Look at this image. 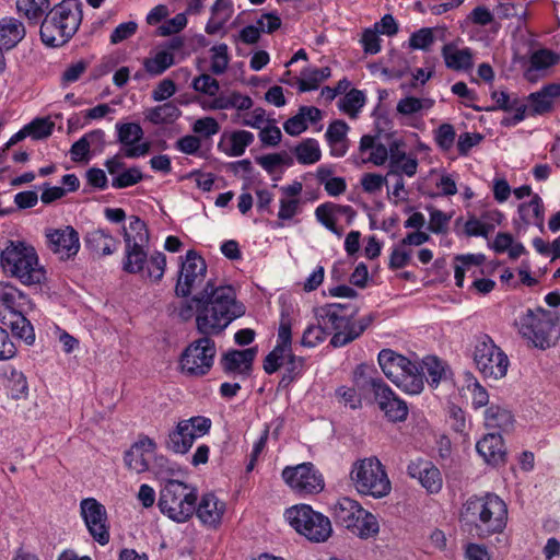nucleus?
<instances>
[{"mask_svg":"<svg viewBox=\"0 0 560 560\" xmlns=\"http://www.w3.org/2000/svg\"><path fill=\"white\" fill-rule=\"evenodd\" d=\"M350 480L355 490L373 498L386 497L392 489L384 466L376 457H366L353 463Z\"/></svg>","mask_w":560,"mask_h":560,"instance_id":"obj_11","label":"nucleus"},{"mask_svg":"<svg viewBox=\"0 0 560 560\" xmlns=\"http://www.w3.org/2000/svg\"><path fill=\"white\" fill-rule=\"evenodd\" d=\"M26 312H11L1 315V323L11 328L12 332L27 345L35 341V332L31 322L25 317Z\"/></svg>","mask_w":560,"mask_h":560,"instance_id":"obj_36","label":"nucleus"},{"mask_svg":"<svg viewBox=\"0 0 560 560\" xmlns=\"http://www.w3.org/2000/svg\"><path fill=\"white\" fill-rule=\"evenodd\" d=\"M49 249L60 259L74 257L80 249L79 233L70 225L46 232Z\"/></svg>","mask_w":560,"mask_h":560,"instance_id":"obj_20","label":"nucleus"},{"mask_svg":"<svg viewBox=\"0 0 560 560\" xmlns=\"http://www.w3.org/2000/svg\"><path fill=\"white\" fill-rule=\"evenodd\" d=\"M143 179V174L138 166L125 168L120 174L112 178V186L122 189L137 185Z\"/></svg>","mask_w":560,"mask_h":560,"instance_id":"obj_61","label":"nucleus"},{"mask_svg":"<svg viewBox=\"0 0 560 560\" xmlns=\"http://www.w3.org/2000/svg\"><path fill=\"white\" fill-rule=\"evenodd\" d=\"M84 244L93 254L109 256L117 250L119 242L108 230L95 228L86 232Z\"/></svg>","mask_w":560,"mask_h":560,"instance_id":"obj_29","label":"nucleus"},{"mask_svg":"<svg viewBox=\"0 0 560 560\" xmlns=\"http://www.w3.org/2000/svg\"><path fill=\"white\" fill-rule=\"evenodd\" d=\"M520 334L532 341L535 347L546 349L560 337V327L556 313L541 307L527 310L517 323Z\"/></svg>","mask_w":560,"mask_h":560,"instance_id":"obj_9","label":"nucleus"},{"mask_svg":"<svg viewBox=\"0 0 560 560\" xmlns=\"http://www.w3.org/2000/svg\"><path fill=\"white\" fill-rule=\"evenodd\" d=\"M26 34L23 22L15 18L7 16L0 20V47L5 50L14 48Z\"/></svg>","mask_w":560,"mask_h":560,"instance_id":"obj_35","label":"nucleus"},{"mask_svg":"<svg viewBox=\"0 0 560 560\" xmlns=\"http://www.w3.org/2000/svg\"><path fill=\"white\" fill-rule=\"evenodd\" d=\"M191 88L196 92L209 96V100L214 98L220 94L219 81L208 73H202L194 78L191 82Z\"/></svg>","mask_w":560,"mask_h":560,"instance_id":"obj_56","label":"nucleus"},{"mask_svg":"<svg viewBox=\"0 0 560 560\" xmlns=\"http://www.w3.org/2000/svg\"><path fill=\"white\" fill-rule=\"evenodd\" d=\"M284 517L290 526L311 541H326L332 533L330 520L307 504L287 509Z\"/></svg>","mask_w":560,"mask_h":560,"instance_id":"obj_12","label":"nucleus"},{"mask_svg":"<svg viewBox=\"0 0 560 560\" xmlns=\"http://www.w3.org/2000/svg\"><path fill=\"white\" fill-rule=\"evenodd\" d=\"M192 446L188 438L186 422L180 420L176 427L168 433L166 440L167 450L176 454H186Z\"/></svg>","mask_w":560,"mask_h":560,"instance_id":"obj_46","label":"nucleus"},{"mask_svg":"<svg viewBox=\"0 0 560 560\" xmlns=\"http://www.w3.org/2000/svg\"><path fill=\"white\" fill-rule=\"evenodd\" d=\"M460 515L479 538H488L504 530L508 523V505L493 492L471 495L463 504Z\"/></svg>","mask_w":560,"mask_h":560,"instance_id":"obj_2","label":"nucleus"},{"mask_svg":"<svg viewBox=\"0 0 560 560\" xmlns=\"http://www.w3.org/2000/svg\"><path fill=\"white\" fill-rule=\"evenodd\" d=\"M256 355V347L229 350L221 358L222 370L228 374L246 378L250 375Z\"/></svg>","mask_w":560,"mask_h":560,"instance_id":"obj_23","label":"nucleus"},{"mask_svg":"<svg viewBox=\"0 0 560 560\" xmlns=\"http://www.w3.org/2000/svg\"><path fill=\"white\" fill-rule=\"evenodd\" d=\"M80 511L86 528L94 540L102 546L108 544L109 527L105 506L94 498H86L81 501Z\"/></svg>","mask_w":560,"mask_h":560,"instance_id":"obj_17","label":"nucleus"},{"mask_svg":"<svg viewBox=\"0 0 560 560\" xmlns=\"http://www.w3.org/2000/svg\"><path fill=\"white\" fill-rule=\"evenodd\" d=\"M407 474L416 479L430 494H436L442 490L443 478L440 469L430 460L417 458L407 466Z\"/></svg>","mask_w":560,"mask_h":560,"instance_id":"obj_21","label":"nucleus"},{"mask_svg":"<svg viewBox=\"0 0 560 560\" xmlns=\"http://www.w3.org/2000/svg\"><path fill=\"white\" fill-rule=\"evenodd\" d=\"M158 450L156 442L148 435L140 434L131 446L124 453L125 466L136 474L148 472L154 452Z\"/></svg>","mask_w":560,"mask_h":560,"instance_id":"obj_19","label":"nucleus"},{"mask_svg":"<svg viewBox=\"0 0 560 560\" xmlns=\"http://www.w3.org/2000/svg\"><path fill=\"white\" fill-rule=\"evenodd\" d=\"M353 383L361 389L370 388L374 396L380 392L386 383L378 376L374 368L368 364H359L353 371Z\"/></svg>","mask_w":560,"mask_h":560,"instance_id":"obj_40","label":"nucleus"},{"mask_svg":"<svg viewBox=\"0 0 560 560\" xmlns=\"http://www.w3.org/2000/svg\"><path fill=\"white\" fill-rule=\"evenodd\" d=\"M296 161L302 165H312L322 158L319 143L314 138H306L296 144L293 150Z\"/></svg>","mask_w":560,"mask_h":560,"instance_id":"obj_42","label":"nucleus"},{"mask_svg":"<svg viewBox=\"0 0 560 560\" xmlns=\"http://www.w3.org/2000/svg\"><path fill=\"white\" fill-rule=\"evenodd\" d=\"M19 14L38 23L43 15L50 10V0H16Z\"/></svg>","mask_w":560,"mask_h":560,"instance_id":"obj_48","label":"nucleus"},{"mask_svg":"<svg viewBox=\"0 0 560 560\" xmlns=\"http://www.w3.org/2000/svg\"><path fill=\"white\" fill-rule=\"evenodd\" d=\"M0 304L11 312H27L33 307L28 296L9 282H0Z\"/></svg>","mask_w":560,"mask_h":560,"instance_id":"obj_31","label":"nucleus"},{"mask_svg":"<svg viewBox=\"0 0 560 560\" xmlns=\"http://www.w3.org/2000/svg\"><path fill=\"white\" fill-rule=\"evenodd\" d=\"M520 220L524 225H535L540 230L545 224V207L539 195L534 194L530 201L522 202L517 208Z\"/></svg>","mask_w":560,"mask_h":560,"instance_id":"obj_37","label":"nucleus"},{"mask_svg":"<svg viewBox=\"0 0 560 560\" xmlns=\"http://www.w3.org/2000/svg\"><path fill=\"white\" fill-rule=\"evenodd\" d=\"M194 301L197 304V329L205 336L185 348L179 358V369L187 376L201 377L210 372L217 353L215 342L209 336L222 332L245 314V307L237 302L231 285L213 288L210 282Z\"/></svg>","mask_w":560,"mask_h":560,"instance_id":"obj_1","label":"nucleus"},{"mask_svg":"<svg viewBox=\"0 0 560 560\" xmlns=\"http://www.w3.org/2000/svg\"><path fill=\"white\" fill-rule=\"evenodd\" d=\"M485 425L488 429L509 432L514 427V417L505 407L491 405L485 411Z\"/></svg>","mask_w":560,"mask_h":560,"instance_id":"obj_39","label":"nucleus"},{"mask_svg":"<svg viewBox=\"0 0 560 560\" xmlns=\"http://www.w3.org/2000/svg\"><path fill=\"white\" fill-rule=\"evenodd\" d=\"M358 307L351 303H330L316 311V319L329 327L334 335L330 345L334 348L345 347L359 338L372 323V316L355 318Z\"/></svg>","mask_w":560,"mask_h":560,"instance_id":"obj_3","label":"nucleus"},{"mask_svg":"<svg viewBox=\"0 0 560 560\" xmlns=\"http://www.w3.org/2000/svg\"><path fill=\"white\" fill-rule=\"evenodd\" d=\"M494 230V223L485 220H479L476 217H470L465 225L464 231L468 236H482L487 237Z\"/></svg>","mask_w":560,"mask_h":560,"instance_id":"obj_64","label":"nucleus"},{"mask_svg":"<svg viewBox=\"0 0 560 560\" xmlns=\"http://www.w3.org/2000/svg\"><path fill=\"white\" fill-rule=\"evenodd\" d=\"M197 500V489L192 485L168 479L160 490L158 505L170 520L185 523L194 515Z\"/></svg>","mask_w":560,"mask_h":560,"instance_id":"obj_7","label":"nucleus"},{"mask_svg":"<svg viewBox=\"0 0 560 560\" xmlns=\"http://www.w3.org/2000/svg\"><path fill=\"white\" fill-rule=\"evenodd\" d=\"M483 254H465L455 258L454 278L457 287H464L466 273L471 277L483 275L482 264L485 262Z\"/></svg>","mask_w":560,"mask_h":560,"instance_id":"obj_30","label":"nucleus"},{"mask_svg":"<svg viewBox=\"0 0 560 560\" xmlns=\"http://www.w3.org/2000/svg\"><path fill=\"white\" fill-rule=\"evenodd\" d=\"M418 165L417 158L412 154H408L404 160L388 164V175L413 177L418 172Z\"/></svg>","mask_w":560,"mask_h":560,"instance_id":"obj_60","label":"nucleus"},{"mask_svg":"<svg viewBox=\"0 0 560 560\" xmlns=\"http://www.w3.org/2000/svg\"><path fill=\"white\" fill-rule=\"evenodd\" d=\"M82 20L81 4L63 0L50 9L40 25V38L48 47H59L69 42Z\"/></svg>","mask_w":560,"mask_h":560,"instance_id":"obj_5","label":"nucleus"},{"mask_svg":"<svg viewBox=\"0 0 560 560\" xmlns=\"http://www.w3.org/2000/svg\"><path fill=\"white\" fill-rule=\"evenodd\" d=\"M560 60L559 56L548 49H539L532 54L529 58V68L525 75L527 80L535 81L533 73L535 71H545Z\"/></svg>","mask_w":560,"mask_h":560,"instance_id":"obj_47","label":"nucleus"},{"mask_svg":"<svg viewBox=\"0 0 560 560\" xmlns=\"http://www.w3.org/2000/svg\"><path fill=\"white\" fill-rule=\"evenodd\" d=\"M210 71L213 74H223L230 62L229 48L226 44H219L211 48Z\"/></svg>","mask_w":560,"mask_h":560,"instance_id":"obj_53","label":"nucleus"},{"mask_svg":"<svg viewBox=\"0 0 560 560\" xmlns=\"http://www.w3.org/2000/svg\"><path fill=\"white\" fill-rule=\"evenodd\" d=\"M349 126L343 120H334L329 124L325 138L330 149V155L342 158L348 151V131Z\"/></svg>","mask_w":560,"mask_h":560,"instance_id":"obj_33","label":"nucleus"},{"mask_svg":"<svg viewBox=\"0 0 560 560\" xmlns=\"http://www.w3.org/2000/svg\"><path fill=\"white\" fill-rule=\"evenodd\" d=\"M283 481L301 495L317 494L324 490L325 481L320 471L313 463L306 462L295 466H287L282 470Z\"/></svg>","mask_w":560,"mask_h":560,"instance_id":"obj_15","label":"nucleus"},{"mask_svg":"<svg viewBox=\"0 0 560 560\" xmlns=\"http://www.w3.org/2000/svg\"><path fill=\"white\" fill-rule=\"evenodd\" d=\"M283 364H285V369L279 385L288 387L305 371V359L292 353V327L289 319L280 322L276 346L266 355L262 368L267 374H273Z\"/></svg>","mask_w":560,"mask_h":560,"instance_id":"obj_6","label":"nucleus"},{"mask_svg":"<svg viewBox=\"0 0 560 560\" xmlns=\"http://www.w3.org/2000/svg\"><path fill=\"white\" fill-rule=\"evenodd\" d=\"M412 256V248H409L400 242L392 247L388 267L393 270L405 268L411 264Z\"/></svg>","mask_w":560,"mask_h":560,"instance_id":"obj_55","label":"nucleus"},{"mask_svg":"<svg viewBox=\"0 0 560 560\" xmlns=\"http://www.w3.org/2000/svg\"><path fill=\"white\" fill-rule=\"evenodd\" d=\"M365 95L362 91L352 89L338 102L339 109L351 118H357L365 104Z\"/></svg>","mask_w":560,"mask_h":560,"instance_id":"obj_51","label":"nucleus"},{"mask_svg":"<svg viewBox=\"0 0 560 560\" xmlns=\"http://www.w3.org/2000/svg\"><path fill=\"white\" fill-rule=\"evenodd\" d=\"M474 362L483 377L493 380L504 377L510 365L508 355L487 335L476 340Z\"/></svg>","mask_w":560,"mask_h":560,"instance_id":"obj_14","label":"nucleus"},{"mask_svg":"<svg viewBox=\"0 0 560 560\" xmlns=\"http://www.w3.org/2000/svg\"><path fill=\"white\" fill-rule=\"evenodd\" d=\"M144 116L153 125L171 124L180 116V110L175 104L168 102L148 108Z\"/></svg>","mask_w":560,"mask_h":560,"instance_id":"obj_45","label":"nucleus"},{"mask_svg":"<svg viewBox=\"0 0 560 560\" xmlns=\"http://www.w3.org/2000/svg\"><path fill=\"white\" fill-rule=\"evenodd\" d=\"M338 213H350L351 217L354 214L350 206H338L332 202L322 203L315 209L316 220L335 235L341 236L343 231L336 224Z\"/></svg>","mask_w":560,"mask_h":560,"instance_id":"obj_34","label":"nucleus"},{"mask_svg":"<svg viewBox=\"0 0 560 560\" xmlns=\"http://www.w3.org/2000/svg\"><path fill=\"white\" fill-rule=\"evenodd\" d=\"M435 42L434 30L422 27L413 32L408 40V46L415 50H429Z\"/></svg>","mask_w":560,"mask_h":560,"instance_id":"obj_58","label":"nucleus"},{"mask_svg":"<svg viewBox=\"0 0 560 560\" xmlns=\"http://www.w3.org/2000/svg\"><path fill=\"white\" fill-rule=\"evenodd\" d=\"M207 265L205 259L195 250H188L182 261L175 292L186 298L200 287L206 278Z\"/></svg>","mask_w":560,"mask_h":560,"instance_id":"obj_16","label":"nucleus"},{"mask_svg":"<svg viewBox=\"0 0 560 560\" xmlns=\"http://www.w3.org/2000/svg\"><path fill=\"white\" fill-rule=\"evenodd\" d=\"M183 422H186L188 438H190L192 443L197 439L208 434L212 425L211 419L203 416H195L189 419H184Z\"/></svg>","mask_w":560,"mask_h":560,"instance_id":"obj_54","label":"nucleus"},{"mask_svg":"<svg viewBox=\"0 0 560 560\" xmlns=\"http://www.w3.org/2000/svg\"><path fill=\"white\" fill-rule=\"evenodd\" d=\"M125 246H149L150 236L147 224L139 217H131L128 226H124Z\"/></svg>","mask_w":560,"mask_h":560,"instance_id":"obj_41","label":"nucleus"},{"mask_svg":"<svg viewBox=\"0 0 560 560\" xmlns=\"http://www.w3.org/2000/svg\"><path fill=\"white\" fill-rule=\"evenodd\" d=\"M0 265L7 275L24 285L40 284L46 280V270L36 249L24 241H9L1 252Z\"/></svg>","mask_w":560,"mask_h":560,"instance_id":"obj_4","label":"nucleus"},{"mask_svg":"<svg viewBox=\"0 0 560 560\" xmlns=\"http://www.w3.org/2000/svg\"><path fill=\"white\" fill-rule=\"evenodd\" d=\"M150 470L156 478L167 479L171 476H174L177 471V466L175 463L171 462L167 457L162 454H158L154 452V456H152L150 463Z\"/></svg>","mask_w":560,"mask_h":560,"instance_id":"obj_52","label":"nucleus"},{"mask_svg":"<svg viewBox=\"0 0 560 560\" xmlns=\"http://www.w3.org/2000/svg\"><path fill=\"white\" fill-rule=\"evenodd\" d=\"M359 149L361 152L370 151V155L365 162H370L376 166L384 165L388 160V148L385 144L377 142L373 136H362Z\"/></svg>","mask_w":560,"mask_h":560,"instance_id":"obj_43","label":"nucleus"},{"mask_svg":"<svg viewBox=\"0 0 560 560\" xmlns=\"http://www.w3.org/2000/svg\"><path fill=\"white\" fill-rule=\"evenodd\" d=\"M442 57L446 68L455 71H467L474 66V55L469 47L458 48L448 43L442 48Z\"/></svg>","mask_w":560,"mask_h":560,"instance_id":"obj_32","label":"nucleus"},{"mask_svg":"<svg viewBox=\"0 0 560 560\" xmlns=\"http://www.w3.org/2000/svg\"><path fill=\"white\" fill-rule=\"evenodd\" d=\"M374 398L389 421L402 422L407 419L408 406L406 401L399 398L387 384L377 392Z\"/></svg>","mask_w":560,"mask_h":560,"instance_id":"obj_26","label":"nucleus"},{"mask_svg":"<svg viewBox=\"0 0 560 560\" xmlns=\"http://www.w3.org/2000/svg\"><path fill=\"white\" fill-rule=\"evenodd\" d=\"M258 137L264 147H276L281 142L282 132L275 119H269L259 130Z\"/></svg>","mask_w":560,"mask_h":560,"instance_id":"obj_62","label":"nucleus"},{"mask_svg":"<svg viewBox=\"0 0 560 560\" xmlns=\"http://www.w3.org/2000/svg\"><path fill=\"white\" fill-rule=\"evenodd\" d=\"M268 120L269 118L266 117V110L261 107H255L252 112H243L237 118H233L234 124L259 130Z\"/></svg>","mask_w":560,"mask_h":560,"instance_id":"obj_57","label":"nucleus"},{"mask_svg":"<svg viewBox=\"0 0 560 560\" xmlns=\"http://www.w3.org/2000/svg\"><path fill=\"white\" fill-rule=\"evenodd\" d=\"M419 371L422 373L423 381L424 375H428V382L432 387L438 386L446 377L445 364L436 357H425L421 366H419Z\"/></svg>","mask_w":560,"mask_h":560,"instance_id":"obj_49","label":"nucleus"},{"mask_svg":"<svg viewBox=\"0 0 560 560\" xmlns=\"http://www.w3.org/2000/svg\"><path fill=\"white\" fill-rule=\"evenodd\" d=\"M254 140V133L248 130L240 129L223 132L218 143V149L228 156L237 158L245 153Z\"/></svg>","mask_w":560,"mask_h":560,"instance_id":"obj_28","label":"nucleus"},{"mask_svg":"<svg viewBox=\"0 0 560 560\" xmlns=\"http://www.w3.org/2000/svg\"><path fill=\"white\" fill-rule=\"evenodd\" d=\"M142 65L149 75L158 77L174 65V55L167 50H160L144 58Z\"/></svg>","mask_w":560,"mask_h":560,"instance_id":"obj_44","label":"nucleus"},{"mask_svg":"<svg viewBox=\"0 0 560 560\" xmlns=\"http://www.w3.org/2000/svg\"><path fill=\"white\" fill-rule=\"evenodd\" d=\"M477 453L492 466L504 464L506 450L500 433H488L476 444Z\"/></svg>","mask_w":560,"mask_h":560,"instance_id":"obj_27","label":"nucleus"},{"mask_svg":"<svg viewBox=\"0 0 560 560\" xmlns=\"http://www.w3.org/2000/svg\"><path fill=\"white\" fill-rule=\"evenodd\" d=\"M330 510L336 524L343 526L360 538H369L378 533L380 526L376 517L353 499L340 498Z\"/></svg>","mask_w":560,"mask_h":560,"instance_id":"obj_10","label":"nucleus"},{"mask_svg":"<svg viewBox=\"0 0 560 560\" xmlns=\"http://www.w3.org/2000/svg\"><path fill=\"white\" fill-rule=\"evenodd\" d=\"M560 98V83H548L527 96V115L542 116L553 110Z\"/></svg>","mask_w":560,"mask_h":560,"instance_id":"obj_25","label":"nucleus"},{"mask_svg":"<svg viewBox=\"0 0 560 560\" xmlns=\"http://www.w3.org/2000/svg\"><path fill=\"white\" fill-rule=\"evenodd\" d=\"M206 110H228L234 109L233 118H237L243 112L249 110L254 106V101L249 95L242 94L236 90L221 92L217 97L205 100L200 103Z\"/></svg>","mask_w":560,"mask_h":560,"instance_id":"obj_22","label":"nucleus"},{"mask_svg":"<svg viewBox=\"0 0 560 560\" xmlns=\"http://www.w3.org/2000/svg\"><path fill=\"white\" fill-rule=\"evenodd\" d=\"M384 375L402 392L418 395L424 388L419 365L390 349H383L377 357Z\"/></svg>","mask_w":560,"mask_h":560,"instance_id":"obj_8","label":"nucleus"},{"mask_svg":"<svg viewBox=\"0 0 560 560\" xmlns=\"http://www.w3.org/2000/svg\"><path fill=\"white\" fill-rule=\"evenodd\" d=\"M117 141L121 144V154L127 159L145 156L151 150L149 141L141 142L143 129L137 122H117Z\"/></svg>","mask_w":560,"mask_h":560,"instance_id":"obj_18","label":"nucleus"},{"mask_svg":"<svg viewBox=\"0 0 560 560\" xmlns=\"http://www.w3.org/2000/svg\"><path fill=\"white\" fill-rule=\"evenodd\" d=\"M323 323L308 325L302 335L301 346L305 348H314L324 342L328 336Z\"/></svg>","mask_w":560,"mask_h":560,"instance_id":"obj_59","label":"nucleus"},{"mask_svg":"<svg viewBox=\"0 0 560 560\" xmlns=\"http://www.w3.org/2000/svg\"><path fill=\"white\" fill-rule=\"evenodd\" d=\"M491 98L494 102L495 109L504 112L515 110L517 107H527L523 104L517 96H511L505 91H494L491 93Z\"/></svg>","mask_w":560,"mask_h":560,"instance_id":"obj_63","label":"nucleus"},{"mask_svg":"<svg viewBox=\"0 0 560 560\" xmlns=\"http://www.w3.org/2000/svg\"><path fill=\"white\" fill-rule=\"evenodd\" d=\"M233 12L231 0H215L211 7V16L205 28L206 33L209 35L218 34L229 22Z\"/></svg>","mask_w":560,"mask_h":560,"instance_id":"obj_38","label":"nucleus"},{"mask_svg":"<svg viewBox=\"0 0 560 560\" xmlns=\"http://www.w3.org/2000/svg\"><path fill=\"white\" fill-rule=\"evenodd\" d=\"M149 246H125L121 268L125 272L150 279L153 282L162 280L166 268V256L162 252H154L148 256Z\"/></svg>","mask_w":560,"mask_h":560,"instance_id":"obj_13","label":"nucleus"},{"mask_svg":"<svg viewBox=\"0 0 560 560\" xmlns=\"http://www.w3.org/2000/svg\"><path fill=\"white\" fill-rule=\"evenodd\" d=\"M226 504L214 493H205L199 502H196L195 512L200 523L209 528H217L223 520Z\"/></svg>","mask_w":560,"mask_h":560,"instance_id":"obj_24","label":"nucleus"},{"mask_svg":"<svg viewBox=\"0 0 560 560\" xmlns=\"http://www.w3.org/2000/svg\"><path fill=\"white\" fill-rule=\"evenodd\" d=\"M434 101L428 97L406 96L397 103V113L404 116H411L433 107Z\"/></svg>","mask_w":560,"mask_h":560,"instance_id":"obj_50","label":"nucleus"}]
</instances>
